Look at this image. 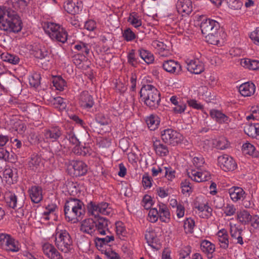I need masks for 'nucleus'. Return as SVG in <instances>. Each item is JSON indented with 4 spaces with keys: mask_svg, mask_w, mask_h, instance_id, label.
Listing matches in <instances>:
<instances>
[{
    "mask_svg": "<svg viewBox=\"0 0 259 259\" xmlns=\"http://www.w3.org/2000/svg\"><path fill=\"white\" fill-rule=\"evenodd\" d=\"M6 201L7 204L14 209L16 213V217L21 218L24 214L23 208V203L18 201L16 196L14 194L9 193L6 197Z\"/></svg>",
    "mask_w": 259,
    "mask_h": 259,
    "instance_id": "10",
    "label": "nucleus"
},
{
    "mask_svg": "<svg viewBox=\"0 0 259 259\" xmlns=\"http://www.w3.org/2000/svg\"><path fill=\"white\" fill-rule=\"evenodd\" d=\"M219 27V24L217 21L210 19L202 20L200 25L201 32L204 35L212 32H216Z\"/></svg>",
    "mask_w": 259,
    "mask_h": 259,
    "instance_id": "13",
    "label": "nucleus"
},
{
    "mask_svg": "<svg viewBox=\"0 0 259 259\" xmlns=\"http://www.w3.org/2000/svg\"><path fill=\"white\" fill-rule=\"evenodd\" d=\"M22 22L19 17L7 12L0 21V29L9 32H18L22 29Z\"/></svg>",
    "mask_w": 259,
    "mask_h": 259,
    "instance_id": "5",
    "label": "nucleus"
},
{
    "mask_svg": "<svg viewBox=\"0 0 259 259\" xmlns=\"http://www.w3.org/2000/svg\"><path fill=\"white\" fill-rule=\"evenodd\" d=\"M41 250L44 254L48 259H63L55 246L49 242L42 243Z\"/></svg>",
    "mask_w": 259,
    "mask_h": 259,
    "instance_id": "12",
    "label": "nucleus"
},
{
    "mask_svg": "<svg viewBox=\"0 0 259 259\" xmlns=\"http://www.w3.org/2000/svg\"><path fill=\"white\" fill-rule=\"evenodd\" d=\"M78 102L80 106L84 108H90L94 103L92 96L87 91H83L80 94Z\"/></svg>",
    "mask_w": 259,
    "mask_h": 259,
    "instance_id": "19",
    "label": "nucleus"
},
{
    "mask_svg": "<svg viewBox=\"0 0 259 259\" xmlns=\"http://www.w3.org/2000/svg\"><path fill=\"white\" fill-rule=\"evenodd\" d=\"M51 102L54 107L60 111L65 109L66 107V102L64 101L63 98L61 97L53 98Z\"/></svg>",
    "mask_w": 259,
    "mask_h": 259,
    "instance_id": "44",
    "label": "nucleus"
},
{
    "mask_svg": "<svg viewBox=\"0 0 259 259\" xmlns=\"http://www.w3.org/2000/svg\"><path fill=\"white\" fill-rule=\"evenodd\" d=\"M222 214L225 217H232L234 215L237 211L235 205L231 203H227L222 208Z\"/></svg>",
    "mask_w": 259,
    "mask_h": 259,
    "instance_id": "35",
    "label": "nucleus"
},
{
    "mask_svg": "<svg viewBox=\"0 0 259 259\" xmlns=\"http://www.w3.org/2000/svg\"><path fill=\"white\" fill-rule=\"evenodd\" d=\"M1 58L4 61L13 65L18 64L20 60L19 58L17 56L9 53L2 54Z\"/></svg>",
    "mask_w": 259,
    "mask_h": 259,
    "instance_id": "43",
    "label": "nucleus"
},
{
    "mask_svg": "<svg viewBox=\"0 0 259 259\" xmlns=\"http://www.w3.org/2000/svg\"><path fill=\"white\" fill-rule=\"evenodd\" d=\"M153 146L156 154L159 156H167L169 153L167 147L162 144L160 140L155 139L153 140Z\"/></svg>",
    "mask_w": 259,
    "mask_h": 259,
    "instance_id": "24",
    "label": "nucleus"
},
{
    "mask_svg": "<svg viewBox=\"0 0 259 259\" xmlns=\"http://www.w3.org/2000/svg\"><path fill=\"white\" fill-rule=\"evenodd\" d=\"M128 22L132 24L135 28H138L141 26L142 25V21L137 15L135 14L133 15H130L129 16L128 20Z\"/></svg>",
    "mask_w": 259,
    "mask_h": 259,
    "instance_id": "53",
    "label": "nucleus"
},
{
    "mask_svg": "<svg viewBox=\"0 0 259 259\" xmlns=\"http://www.w3.org/2000/svg\"><path fill=\"white\" fill-rule=\"evenodd\" d=\"M182 193L186 196H189L193 191L191 183L187 180H184L181 183Z\"/></svg>",
    "mask_w": 259,
    "mask_h": 259,
    "instance_id": "39",
    "label": "nucleus"
},
{
    "mask_svg": "<svg viewBox=\"0 0 259 259\" xmlns=\"http://www.w3.org/2000/svg\"><path fill=\"white\" fill-rule=\"evenodd\" d=\"M74 49L82 53L88 55L91 49V45L83 41H79L74 46Z\"/></svg>",
    "mask_w": 259,
    "mask_h": 259,
    "instance_id": "42",
    "label": "nucleus"
},
{
    "mask_svg": "<svg viewBox=\"0 0 259 259\" xmlns=\"http://www.w3.org/2000/svg\"><path fill=\"white\" fill-rule=\"evenodd\" d=\"M254 124H246L244 127L245 133L249 137L256 138V131Z\"/></svg>",
    "mask_w": 259,
    "mask_h": 259,
    "instance_id": "51",
    "label": "nucleus"
},
{
    "mask_svg": "<svg viewBox=\"0 0 259 259\" xmlns=\"http://www.w3.org/2000/svg\"><path fill=\"white\" fill-rule=\"evenodd\" d=\"M53 84L56 90L62 91L66 87L65 80L60 76H55L53 79Z\"/></svg>",
    "mask_w": 259,
    "mask_h": 259,
    "instance_id": "38",
    "label": "nucleus"
},
{
    "mask_svg": "<svg viewBox=\"0 0 259 259\" xmlns=\"http://www.w3.org/2000/svg\"><path fill=\"white\" fill-rule=\"evenodd\" d=\"M64 212L68 222L76 223L81 220L85 214L83 203L78 199H69L65 204Z\"/></svg>",
    "mask_w": 259,
    "mask_h": 259,
    "instance_id": "1",
    "label": "nucleus"
},
{
    "mask_svg": "<svg viewBox=\"0 0 259 259\" xmlns=\"http://www.w3.org/2000/svg\"><path fill=\"white\" fill-rule=\"evenodd\" d=\"M54 243L59 250L65 253L68 252L70 249L72 241L69 234L65 230L56 229L55 234Z\"/></svg>",
    "mask_w": 259,
    "mask_h": 259,
    "instance_id": "4",
    "label": "nucleus"
},
{
    "mask_svg": "<svg viewBox=\"0 0 259 259\" xmlns=\"http://www.w3.org/2000/svg\"><path fill=\"white\" fill-rule=\"evenodd\" d=\"M169 101L173 105L172 110L175 114H183L187 109L186 104L176 96H171Z\"/></svg>",
    "mask_w": 259,
    "mask_h": 259,
    "instance_id": "14",
    "label": "nucleus"
},
{
    "mask_svg": "<svg viewBox=\"0 0 259 259\" xmlns=\"http://www.w3.org/2000/svg\"><path fill=\"white\" fill-rule=\"evenodd\" d=\"M221 34L225 35L223 31L218 32V30L208 33L205 36L206 41L211 45L221 46L224 42V38L223 36H221Z\"/></svg>",
    "mask_w": 259,
    "mask_h": 259,
    "instance_id": "16",
    "label": "nucleus"
},
{
    "mask_svg": "<svg viewBox=\"0 0 259 259\" xmlns=\"http://www.w3.org/2000/svg\"><path fill=\"white\" fill-rule=\"evenodd\" d=\"M141 58L147 64L152 63L154 60L153 55L150 52L144 49L139 50Z\"/></svg>",
    "mask_w": 259,
    "mask_h": 259,
    "instance_id": "40",
    "label": "nucleus"
},
{
    "mask_svg": "<svg viewBox=\"0 0 259 259\" xmlns=\"http://www.w3.org/2000/svg\"><path fill=\"white\" fill-rule=\"evenodd\" d=\"M158 218H159L158 210L155 208L151 209L149 210V212L148 213V220L152 223H155L158 220Z\"/></svg>",
    "mask_w": 259,
    "mask_h": 259,
    "instance_id": "60",
    "label": "nucleus"
},
{
    "mask_svg": "<svg viewBox=\"0 0 259 259\" xmlns=\"http://www.w3.org/2000/svg\"><path fill=\"white\" fill-rule=\"evenodd\" d=\"M81 4L77 0H68L65 3L64 8L67 13L75 15L79 12Z\"/></svg>",
    "mask_w": 259,
    "mask_h": 259,
    "instance_id": "25",
    "label": "nucleus"
},
{
    "mask_svg": "<svg viewBox=\"0 0 259 259\" xmlns=\"http://www.w3.org/2000/svg\"><path fill=\"white\" fill-rule=\"evenodd\" d=\"M210 117L219 123L228 124L230 118L221 111L217 109H211L209 112Z\"/></svg>",
    "mask_w": 259,
    "mask_h": 259,
    "instance_id": "22",
    "label": "nucleus"
},
{
    "mask_svg": "<svg viewBox=\"0 0 259 259\" xmlns=\"http://www.w3.org/2000/svg\"><path fill=\"white\" fill-rule=\"evenodd\" d=\"M146 122L148 128L151 131H154L158 127L160 120L157 115L151 114L146 117Z\"/></svg>",
    "mask_w": 259,
    "mask_h": 259,
    "instance_id": "30",
    "label": "nucleus"
},
{
    "mask_svg": "<svg viewBox=\"0 0 259 259\" xmlns=\"http://www.w3.org/2000/svg\"><path fill=\"white\" fill-rule=\"evenodd\" d=\"M140 95L145 104L150 108L155 109L158 107L160 101V94L155 87L151 84L143 86Z\"/></svg>",
    "mask_w": 259,
    "mask_h": 259,
    "instance_id": "2",
    "label": "nucleus"
},
{
    "mask_svg": "<svg viewBox=\"0 0 259 259\" xmlns=\"http://www.w3.org/2000/svg\"><path fill=\"white\" fill-rule=\"evenodd\" d=\"M159 218L161 221L165 223H168L170 220L169 211L164 204L161 203L158 205Z\"/></svg>",
    "mask_w": 259,
    "mask_h": 259,
    "instance_id": "32",
    "label": "nucleus"
},
{
    "mask_svg": "<svg viewBox=\"0 0 259 259\" xmlns=\"http://www.w3.org/2000/svg\"><path fill=\"white\" fill-rule=\"evenodd\" d=\"M32 54L37 58L42 59L48 55V52L44 47H35L32 50Z\"/></svg>",
    "mask_w": 259,
    "mask_h": 259,
    "instance_id": "46",
    "label": "nucleus"
},
{
    "mask_svg": "<svg viewBox=\"0 0 259 259\" xmlns=\"http://www.w3.org/2000/svg\"><path fill=\"white\" fill-rule=\"evenodd\" d=\"M61 134L60 128L58 126H54L46 130L44 135L46 139L55 141L60 137Z\"/></svg>",
    "mask_w": 259,
    "mask_h": 259,
    "instance_id": "28",
    "label": "nucleus"
},
{
    "mask_svg": "<svg viewBox=\"0 0 259 259\" xmlns=\"http://www.w3.org/2000/svg\"><path fill=\"white\" fill-rule=\"evenodd\" d=\"M195 208L198 210L199 216L203 218H208L211 215L212 209L208 206L206 201L197 202L195 203Z\"/></svg>",
    "mask_w": 259,
    "mask_h": 259,
    "instance_id": "20",
    "label": "nucleus"
},
{
    "mask_svg": "<svg viewBox=\"0 0 259 259\" xmlns=\"http://www.w3.org/2000/svg\"><path fill=\"white\" fill-rule=\"evenodd\" d=\"M41 165V158L37 155L32 156L30 160L28 162L29 167L34 171H38L39 170Z\"/></svg>",
    "mask_w": 259,
    "mask_h": 259,
    "instance_id": "36",
    "label": "nucleus"
},
{
    "mask_svg": "<svg viewBox=\"0 0 259 259\" xmlns=\"http://www.w3.org/2000/svg\"><path fill=\"white\" fill-rule=\"evenodd\" d=\"M192 163L197 169H200L205 164V161L201 156H195L192 159Z\"/></svg>",
    "mask_w": 259,
    "mask_h": 259,
    "instance_id": "56",
    "label": "nucleus"
},
{
    "mask_svg": "<svg viewBox=\"0 0 259 259\" xmlns=\"http://www.w3.org/2000/svg\"><path fill=\"white\" fill-rule=\"evenodd\" d=\"M15 174L13 170L10 168H8L5 169L4 171V177L6 178L7 182L9 183H13L14 181H16V177H14Z\"/></svg>",
    "mask_w": 259,
    "mask_h": 259,
    "instance_id": "54",
    "label": "nucleus"
},
{
    "mask_svg": "<svg viewBox=\"0 0 259 259\" xmlns=\"http://www.w3.org/2000/svg\"><path fill=\"white\" fill-rule=\"evenodd\" d=\"M217 237L221 247L223 248H227L229 245V240L227 231L225 229L220 230L217 233Z\"/></svg>",
    "mask_w": 259,
    "mask_h": 259,
    "instance_id": "34",
    "label": "nucleus"
},
{
    "mask_svg": "<svg viewBox=\"0 0 259 259\" xmlns=\"http://www.w3.org/2000/svg\"><path fill=\"white\" fill-rule=\"evenodd\" d=\"M195 226L194 220L188 218L184 221V229L186 234H191L193 232L194 228Z\"/></svg>",
    "mask_w": 259,
    "mask_h": 259,
    "instance_id": "41",
    "label": "nucleus"
},
{
    "mask_svg": "<svg viewBox=\"0 0 259 259\" xmlns=\"http://www.w3.org/2000/svg\"><path fill=\"white\" fill-rule=\"evenodd\" d=\"M28 193L31 201L34 203H37L42 199V190L39 186H32L28 190Z\"/></svg>",
    "mask_w": 259,
    "mask_h": 259,
    "instance_id": "23",
    "label": "nucleus"
},
{
    "mask_svg": "<svg viewBox=\"0 0 259 259\" xmlns=\"http://www.w3.org/2000/svg\"><path fill=\"white\" fill-rule=\"evenodd\" d=\"M227 1L229 7L233 10L240 9L242 6L240 0H227Z\"/></svg>",
    "mask_w": 259,
    "mask_h": 259,
    "instance_id": "63",
    "label": "nucleus"
},
{
    "mask_svg": "<svg viewBox=\"0 0 259 259\" xmlns=\"http://www.w3.org/2000/svg\"><path fill=\"white\" fill-rule=\"evenodd\" d=\"M152 178L147 173L144 174L142 176V184L145 189L150 188L152 186Z\"/></svg>",
    "mask_w": 259,
    "mask_h": 259,
    "instance_id": "50",
    "label": "nucleus"
},
{
    "mask_svg": "<svg viewBox=\"0 0 259 259\" xmlns=\"http://www.w3.org/2000/svg\"><path fill=\"white\" fill-rule=\"evenodd\" d=\"M255 85L254 83L246 82L240 85L239 91L242 96L247 97L253 95L255 92Z\"/></svg>",
    "mask_w": 259,
    "mask_h": 259,
    "instance_id": "21",
    "label": "nucleus"
},
{
    "mask_svg": "<svg viewBox=\"0 0 259 259\" xmlns=\"http://www.w3.org/2000/svg\"><path fill=\"white\" fill-rule=\"evenodd\" d=\"M182 66H162V68L170 73L178 74L182 70Z\"/></svg>",
    "mask_w": 259,
    "mask_h": 259,
    "instance_id": "61",
    "label": "nucleus"
},
{
    "mask_svg": "<svg viewBox=\"0 0 259 259\" xmlns=\"http://www.w3.org/2000/svg\"><path fill=\"white\" fill-rule=\"evenodd\" d=\"M80 230L84 233L92 234L95 231V223L92 219L83 220L81 224Z\"/></svg>",
    "mask_w": 259,
    "mask_h": 259,
    "instance_id": "27",
    "label": "nucleus"
},
{
    "mask_svg": "<svg viewBox=\"0 0 259 259\" xmlns=\"http://www.w3.org/2000/svg\"><path fill=\"white\" fill-rule=\"evenodd\" d=\"M218 164L223 170L233 171L237 168V163L231 156L224 154L218 157Z\"/></svg>",
    "mask_w": 259,
    "mask_h": 259,
    "instance_id": "9",
    "label": "nucleus"
},
{
    "mask_svg": "<svg viewBox=\"0 0 259 259\" xmlns=\"http://www.w3.org/2000/svg\"><path fill=\"white\" fill-rule=\"evenodd\" d=\"M108 221L104 218H99L98 222L95 224V230L101 235H106L109 232L108 229Z\"/></svg>",
    "mask_w": 259,
    "mask_h": 259,
    "instance_id": "31",
    "label": "nucleus"
},
{
    "mask_svg": "<svg viewBox=\"0 0 259 259\" xmlns=\"http://www.w3.org/2000/svg\"><path fill=\"white\" fill-rule=\"evenodd\" d=\"M250 37L255 45L259 46V27L250 33Z\"/></svg>",
    "mask_w": 259,
    "mask_h": 259,
    "instance_id": "64",
    "label": "nucleus"
},
{
    "mask_svg": "<svg viewBox=\"0 0 259 259\" xmlns=\"http://www.w3.org/2000/svg\"><path fill=\"white\" fill-rule=\"evenodd\" d=\"M122 36L127 41H130L134 40L136 35L130 28H128L123 31Z\"/></svg>",
    "mask_w": 259,
    "mask_h": 259,
    "instance_id": "57",
    "label": "nucleus"
},
{
    "mask_svg": "<svg viewBox=\"0 0 259 259\" xmlns=\"http://www.w3.org/2000/svg\"><path fill=\"white\" fill-rule=\"evenodd\" d=\"M57 208V206L54 204H49L46 208V210L44 211L43 213L44 218L46 220H49L50 218L49 217V215L52 214L54 213L56 209Z\"/></svg>",
    "mask_w": 259,
    "mask_h": 259,
    "instance_id": "62",
    "label": "nucleus"
},
{
    "mask_svg": "<svg viewBox=\"0 0 259 259\" xmlns=\"http://www.w3.org/2000/svg\"><path fill=\"white\" fill-rule=\"evenodd\" d=\"M154 200L152 197L149 195H145L142 199L141 204L146 209H149L153 205Z\"/></svg>",
    "mask_w": 259,
    "mask_h": 259,
    "instance_id": "49",
    "label": "nucleus"
},
{
    "mask_svg": "<svg viewBox=\"0 0 259 259\" xmlns=\"http://www.w3.org/2000/svg\"><path fill=\"white\" fill-rule=\"evenodd\" d=\"M188 177L193 181L196 182H202L210 179L211 176L209 171L200 169H192L187 171Z\"/></svg>",
    "mask_w": 259,
    "mask_h": 259,
    "instance_id": "11",
    "label": "nucleus"
},
{
    "mask_svg": "<svg viewBox=\"0 0 259 259\" xmlns=\"http://www.w3.org/2000/svg\"><path fill=\"white\" fill-rule=\"evenodd\" d=\"M44 28L45 32L53 40L65 43L67 40V32L60 24L48 22L45 23Z\"/></svg>",
    "mask_w": 259,
    "mask_h": 259,
    "instance_id": "3",
    "label": "nucleus"
},
{
    "mask_svg": "<svg viewBox=\"0 0 259 259\" xmlns=\"http://www.w3.org/2000/svg\"><path fill=\"white\" fill-rule=\"evenodd\" d=\"M116 232L119 237H124L127 234L125 226L121 222H117L115 224Z\"/></svg>",
    "mask_w": 259,
    "mask_h": 259,
    "instance_id": "48",
    "label": "nucleus"
},
{
    "mask_svg": "<svg viewBox=\"0 0 259 259\" xmlns=\"http://www.w3.org/2000/svg\"><path fill=\"white\" fill-rule=\"evenodd\" d=\"M88 211L90 214L95 218H97L99 214L109 215L113 213V209L106 202L96 204L91 202L88 205Z\"/></svg>",
    "mask_w": 259,
    "mask_h": 259,
    "instance_id": "7",
    "label": "nucleus"
},
{
    "mask_svg": "<svg viewBox=\"0 0 259 259\" xmlns=\"http://www.w3.org/2000/svg\"><path fill=\"white\" fill-rule=\"evenodd\" d=\"M177 9L182 16H188L192 11V4L191 0H179Z\"/></svg>",
    "mask_w": 259,
    "mask_h": 259,
    "instance_id": "15",
    "label": "nucleus"
},
{
    "mask_svg": "<svg viewBox=\"0 0 259 259\" xmlns=\"http://www.w3.org/2000/svg\"><path fill=\"white\" fill-rule=\"evenodd\" d=\"M0 246L4 249L13 252L19 251L21 248L19 242L6 233H0Z\"/></svg>",
    "mask_w": 259,
    "mask_h": 259,
    "instance_id": "6",
    "label": "nucleus"
},
{
    "mask_svg": "<svg viewBox=\"0 0 259 259\" xmlns=\"http://www.w3.org/2000/svg\"><path fill=\"white\" fill-rule=\"evenodd\" d=\"M15 131L17 132L18 134L22 136L25 135V133L26 130V126L25 124L21 121H18L15 122Z\"/></svg>",
    "mask_w": 259,
    "mask_h": 259,
    "instance_id": "55",
    "label": "nucleus"
},
{
    "mask_svg": "<svg viewBox=\"0 0 259 259\" xmlns=\"http://www.w3.org/2000/svg\"><path fill=\"white\" fill-rule=\"evenodd\" d=\"M8 4L15 10L23 8L26 6V3L24 0H8Z\"/></svg>",
    "mask_w": 259,
    "mask_h": 259,
    "instance_id": "47",
    "label": "nucleus"
},
{
    "mask_svg": "<svg viewBox=\"0 0 259 259\" xmlns=\"http://www.w3.org/2000/svg\"><path fill=\"white\" fill-rule=\"evenodd\" d=\"M161 138L165 143L173 145L181 143L183 140V136L172 128H166L161 131Z\"/></svg>",
    "mask_w": 259,
    "mask_h": 259,
    "instance_id": "8",
    "label": "nucleus"
},
{
    "mask_svg": "<svg viewBox=\"0 0 259 259\" xmlns=\"http://www.w3.org/2000/svg\"><path fill=\"white\" fill-rule=\"evenodd\" d=\"M215 145L218 149L224 150L228 147L229 143L226 138L221 137L217 140Z\"/></svg>",
    "mask_w": 259,
    "mask_h": 259,
    "instance_id": "58",
    "label": "nucleus"
},
{
    "mask_svg": "<svg viewBox=\"0 0 259 259\" xmlns=\"http://www.w3.org/2000/svg\"><path fill=\"white\" fill-rule=\"evenodd\" d=\"M29 83L31 87H38L40 84V76L39 74L34 73L29 78Z\"/></svg>",
    "mask_w": 259,
    "mask_h": 259,
    "instance_id": "52",
    "label": "nucleus"
},
{
    "mask_svg": "<svg viewBox=\"0 0 259 259\" xmlns=\"http://www.w3.org/2000/svg\"><path fill=\"white\" fill-rule=\"evenodd\" d=\"M187 70L191 73L199 74L204 70L203 66H185Z\"/></svg>",
    "mask_w": 259,
    "mask_h": 259,
    "instance_id": "59",
    "label": "nucleus"
},
{
    "mask_svg": "<svg viewBox=\"0 0 259 259\" xmlns=\"http://www.w3.org/2000/svg\"><path fill=\"white\" fill-rule=\"evenodd\" d=\"M202 251L205 253L209 259L212 258V253L215 251V246L210 241L204 240H203L200 244Z\"/></svg>",
    "mask_w": 259,
    "mask_h": 259,
    "instance_id": "29",
    "label": "nucleus"
},
{
    "mask_svg": "<svg viewBox=\"0 0 259 259\" xmlns=\"http://www.w3.org/2000/svg\"><path fill=\"white\" fill-rule=\"evenodd\" d=\"M228 193L231 199L234 202L243 200L245 196V191L242 188L239 187H232L229 189Z\"/></svg>",
    "mask_w": 259,
    "mask_h": 259,
    "instance_id": "17",
    "label": "nucleus"
},
{
    "mask_svg": "<svg viewBox=\"0 0 259 259\" xmlns=\"http://www.w3.org/2000/svg\"><path fill=\"white\" fill-rule=\"evenodd\" d=\"M237 219L242 224H248L252 220V216L245 209L240 210L237 212Z\"/></svg>",
    "mask_w": 259,
    "mask_h": 259,
    "instance_id": "33",
    "label": "nucleus"
},
{
    "mask_svg": "<svg viewBox=\"0 0 259 259\" xmlns=\"http://www.w3.org/2000/svg\"><path fill=\"white\" fill-rule=\"evenodd\" d=\"M242 150L245 155L252 156H256L257 155V151L256 150L255 147L250 143L246 142L243 144Z\"/></svg>",
    "mask_w": 259,
    "mask_h": 259,
    "instance_id": "37",
    "label": "nucleus"
},
{
    "mask_svg": "<svg viewBox=\"0 0 259 259\" xmlns=\"http://www.w3.org/2000/svg\"><path fill=\"white\" fill-rule=\"evenodd\" d=\"M242 230L239 229L236 224L230 223V233L231 237L236 240V243L240 245L243 244L241 236Z\"/></svg>",
    "mask_w": 259,
    "mask_h": 259,
    "instance_id": "26",
    "label": "nucleus"
},
{
    "mask_svg": "<svg viewBox=\"0 0 259 259\" xmlns=\"http://www.w3.org/2000/svg\"><path fill=\"white\" fill-rule=\"evenodd\" d=\"M70 166L73 169V175L75 177L83 176L88 170L87 164L82 161H72Z\"/></svg>",
    "mask_w": 259,
    "mask_h": 259,
    "instance_id": "18",
    "label": "nucleus"
},
{
    "mask_svg": "<svg viewBox=\"0 0 259 259\" xmlns=\"http://www.w3.org/2000/svg\"><path fill=\"white\" fill-rule=\"evenodd\" d=\"M165 170L164 177L169 182H172L176 178V172L170 166L163 167Z\"/></svg>",
    "mask_w": 259,
    "mask_h": 259,
    "instance_id": "45",
    "label": "nucleus"
}]
</instances>
